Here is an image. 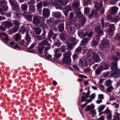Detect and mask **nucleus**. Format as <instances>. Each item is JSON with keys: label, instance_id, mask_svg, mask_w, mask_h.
I'll use <instances>...</instances> for the list:
<instances>
[{"label": "nucleus", "instance_id": "f257e3e1", "mask_svg": "<svg viewBox=\"0 0 120 120\" xmlns=\"http://www.w3.org/2000/svg\"><path fill=\"white\" fill-rule=\"evenodd\" d=\"M92 58L95 62H98L100 60V58L98 55L96 53L90 51L87 55V59L91 61Z\"/></svg>", "mask_w": 120, "mask_h": 120}, {"label": "nucleus", "instance_id": "f03ea898", "mask_svg": "<svg viewBox=\"0 0 120 120\" xmlns=\"http://www.w3.org/2000/svg\"><path fill=\"white\" fill-rule=\"evenodd\" d=\"M41 17L39 16H35L33 18V22L35 25L39 26H43L45 25V23L40 21Z\"/></svg>", "mask_w": 120, "mask_h": 120}, {"label": "nucleus", "instance_id": "7ed1b4c3", "mask_svg": "<svg viewBox=\"0 0 120 120\" xmlns=\"http://www.w3.org/2000/svg\"><path fill=\"white\" fill-rule=\"evenodd\" d=\"M114 61L112 63L111 66V68L113 71L114 72L117 69H119L118 68V65H117V61L118 60V58L115 56H113V57Z\"/></svg>", "mask_w": 120, "mask_h": 120}, {"label": "nucleus", "instance_id": "20e7f679", "mask_svg": "<svg viewBox=\"0 0 120 120\" xmlns=\"http://www.w3.org/2000/svg\"><path fill=\"white\" fill-rule=\"evenodd\" d=\"M57 35V34H54L52 37V39L55 42L54 43V45L59 47L61 45L62 42L60 41L59 39L56 38Z\"/></svg>", "mask_w": 120, "mask_h": 120}, {"label": "nucleus", "instance_id": "39448f33", "mask_svg": "<svg viewBox=\"0 0 120 120\" xmlns=\"http://www.w3.org/2000/svg\"><path fill=\"white\" fill-rule=\"evenodd\" d=\"M109 42L107 41L103 40L100 44V48L101 50H105L109 44Z\"/></svg>", "mask_w": 120, "mask_h": 120}, {"label": "nucleus", "instance_id": "423d86ee", "mask_svg": "<svg viewBox=\"0 0 120 120\" xmlns=\"http://www.w3.org/2000/svg\"><path fill=\"white\" fill-rule=\"evenodd\" d=\"M66 29L68 32L71 34L74 33L75 32V28L69 24H67L66 26Z\"/></svg>", "mask_w": 120, "mask_h": 120}, {"label": "nucleus", "instance_id": "0eeeda50", "mask_svg": "<svg viewBox=\"0 0 120 120\" xmlns=\"http://www.w3.org/2000/svg\"><path fill=\"white\" fill-rule=\"evenodd\" d=\"M90 92L88 89H84V92L83 93V101L86 100L89 96Z\"/></svg>", "mask_w": 120, "mask_h": 120}, {"label": "nucleus", "instance_id": "6e6552de", "mask_svg": "<svg viewBox=\"0 0 120 120\" xmlns=\"http://www.w3.org/2000/svg\"><path fill=\"white\" fill-rule=\"evenodd\" d=\"M71 42L73 44H75L77 43L76 39L75 38L72 37L68 38L67 40L65 41V43H69Z\"/></svg>", "mask_w": 120, "mask_h": 120}, {"label": "nucleus", "instance_id": "1a4fd4ad", "mask_svg": "<svg viewBox=\"0 0 120 120\" xmlns=\"http://www.w3.org/2000/svg\"><path fill=\"white\" fill-rule=\"evenodd\" d=\"M75 12L76 14V16L77 17V19H79V21H82V17L80 11V9L79 8L76 9Z\"/></svg>", "mask_w": 120, "mask_h": 120}, {"label": "nucleus", "instance_id": "9d476101", "mask_svg": "<svg viewBox=\"0 0 120 120\" xmlns=\"http://www.w3.org/2000/svg\"><path fill=\"white\" fill-rule=\"evenodd\" d=\"M118 9V8L114 6L111 7L110 10L109 14L111 15L115 14L117 12Z\"/></svg>", "mask_w": 120, "mask_h": 120}, {"label": "nucleus", "instance_id": "9b49d317", "mask_svg": "<svg viewBox=\"0 0 120 120\" xmlns=\"http://www.w3.org/2000/svg\"><path fill=\"white\" fill-rule=\"evenodd\" d=\"M50 12L49 10L46 8L43 9V15L44 17L45 18L49 16Z\"/></svg>", "mask_w": 120, "mask_h": 120}, {"label": "nucleus", "instance_id": "f8f14e48", "mask_svg": "<svg viewBox=\"0 0 120 120\" xmlns=\"http://www.w3.org/2000/svg\"><path fill=\"white\" fill-rule=\"evenodd\" d=\"M102 5V2L101 1H100L99 2H95L94 4L95 8L98 11L99 10Z\"/></svg>", "mask_w": 120, "mask_h": 120}, {"label": "nucleus", "instance_id": "ddd939ff", "mask_svg": "<svg viewBox=\"0 0 120 120\" xmlns=\"http://www.w3.org/2000/svg\"><path fill=\"white\" fill-rule=\"evenodd\" d=\"M101 27L100 25H97L95 27L94 30L95 31L97 32L99 34H102L103 33L102 30H101Z\"/></svg>", "mask_w": 120, "mask_h": 120}, {"label": "nucleus", "instance_id": "4468645a", "mask_svg": "<svg viewBox=\"0 0 120 120\" xmlns=\"http://www.w3.org/2000/svg\"><path fill=\"white\" fill-rule=\"evenodd\" d=\"M19 29V27L14 26L11 29L9 30L8 32L10 34H12L17 32Z\"/></svg>", "mask_w": 120, "mask_h": 120}, {"label": "nucleus", "instance_id": "2eb2a0df", "mask_svg": "<svg viewBox=\"0 0 120 120\" xmlns=\"http://www.w3.org/2000/svg\"><path fill=\"white\" fill-rule=\"evenodd\" d=\"M106 105H101L99 106L98 108V112H99V115H100L102 114V112L101 111L104 110L105 107Z\"/></svg>", "mask_w": 120, "mask_h": 120}, {"label": "nucleus", "instance_id": "dca6fc26", "mask_svg": "<svg viewBox=\"0 0 120 120\" xmlns=\"http://www.w3.org/2000/svg\"><path fill=\"white\" fill-rule=\"evenodd\" d=\"M0 36L4 40L8 41L10 40L7 34L3 33H2L0 34Z\"/></svg>", "mask_w": 120, "mask_h": 120}, {"label": "nucleus", "instance_id": "f3484780", "mask_svg": "<svg viewBox=\"0 0 120 120\" xmlns=\"http://www.w3.org/2000/svg\"><path fill=\"white\" fill-rule=\"evenodd\" d=\"M62 60L63 63L67 64H70L71 62V58L64 57Z\"/></svg>", "mask_w": 120, "mask_h": 120}, {"label": "nucleus", "instance_id": "a211bd4d", "mask_svg": "<svg viewBox=\"0 0 120 120\" xmlns=\"http://www.w3.org/2000/svg\"><path fill=\"white\" fill-rule=\"evenodd\" d=\"M13 24L12 22L9 21H6L4 23V25L5 27L9 28L11 27Z\"/></svg>", "mask_w": 120, "mask_h": 120}, {"label": "nucleus", "instance_id": "6ab92c4d", "mask_svg": "<svg viewBox=\"0 0 120 120\" xmlns=\"http://www.w3.org/2000/svg\"><path fill=\"white\" fill-rule=\"evenodd\" d=\"M59 38L62 41H64L66 40L67 37L66 34L63 32L61 33L59 35Z\"/></svg>", "mask_w": 120, "mask_h": 120}, {"label": "nucleus", "instance_id": "aec40b11", "mask_svg": "<svg viewBox=\"0 0 120 120\" xmlns=\"http://www.w3.org/2000/svg\"><path fill=\"white\" fill-rule=\"evenodd\" d=\"M80 5L79 2L78 1H75L73 3L72 7L74 8H76L79 7Z\"/></svg>", "mask_w": 120, "mask_h": 120}, {"label": "nucleus", "instance_id": "412c9836", "mask_svg": "<svg viewBox=\"0 0 120 120\" xmlns=\"http://www.w3.org/2000/svg\"><path fill=\"white\" fill-rule=\"evenodd\" d=\"M101 66H102V70H106L108 69L110 67V65L109 64V63L108 62H105Z\"/></svg>", "mask_w": 120, "mask_h": 120}, {"label": "nucleus", "instance_id": "4be33fe9", "mask_svg": "<svg viewBox=\"0 0 120 120\" xmlns=\"http://www.w3.org/2000/svg\"><path fill=\"white\" fill-rule=\"evenodd\" d=\"M120 19V18L119 16H117L116 17L112 16V18L111 19V22H116L119 21Z\"/></svg>", "mask_w": 120, "mask_h": 120}, {"label": "nucleus", "instance_id": "5701e85b", "mask_svg": "<svg viewBox=\"0 0 120 120\" xmlns=\"http://www.w3.org/2000/svg\"><path fill=\"white\" fill-rule=\"evenodd\" d=\"M13 8V10L16 11H18L19 10V8L18 4L16 3L12 5Z\"/></svg>", "mask_w": 120, "mask_h": 120}, {"label": "nucleus", "instance_id": "b1692460", "mask_svg": "<svg viewBox=\"0 0 120 120\" xmlns=\"http://www.w3.org/2000/svg\"><path fill=\"white\" fill-rule=\"evenodd\" d=\"M71 54V52L69 51H68L64 52L63 54V55L64 57L71 58L70 56Z\"/></svg>", "mask_w": 120, "mask_h": 120}, {"label": "nucleus", "instance_id": "393cba45", "mask_svg": "<svg viewBox=\"0 0 120 120\" xmlns=\"http://www.w3.org/2000/svg\"><path fill=\"white\" fill-rule=\"evenodd\" d=\"M94 105L93 104H91L90 105L87 106L85 108L86 111H88L89 110H91L94 108Z\"/></svg>", "mask_w": 120, "mask_h": 120}, {"label": "nucleus", "instance_id": "a878e982", "mask_svg": "<svg viewBox=\"0 0 120 120\" xmlns=\"http://www.w3.org/2000/svg\"><path fill=\"white\" fill-rule=\"evenodd\" d=\"M120 70L117 69L114 72H113V73L114 75V76L115 78L120 77Z\"/></svg>", "mask_w": 120, "mask_h": 120}, {"label": "nucleus", "instance_id": "bb28decb", "mask_svg": "<svg viewBox=\"0 0 120 120\" xmlns=\"http://www.w3.org/2000/svg\"><path fill=\"white\" fill-rule=\"evenodd\" d=\"M102 66H100L96 70L95 72L96 74L97 75L100 74L103 70Z\"/></svg>", "mask_w": 120, "mask_h": 120}, {"label": "nucleus", "instance_id": "cd10ccee", "mask_svg": "<svg viewBox=\"0 0 120 120\" xmlns=\"http://www.w3.org/2000/svg\"><path fill=\"white\" fill-rule=\"evenodd\" d=\"M58 28L59 31L62 32L63 31L64 29V24L61 23L58 26Z\"/></svg>", "mask_w": 120, "mask_h": 120}, {"label": "nucleus", "instance_id": "c85d7f7f", "mask_svg": "<svg viewBox=\"0 0 120 120\" xmlns=\"http://www.w3.org/2000/svg\"><path fill=\"white\" fill-rule=\"evenodd\" d=\"M39 45L41 46H42L44 45H47L50 44L48 43L47 41L46 40H45L41 41L39 44Z\"/></svg>", "mask_w": 120, "mask_h": 120}, {"label": "nucleus", "instance_id": "c756f323", "mask_svg": "<svg viewBox=\"0 0 120 120\" xmlns=\"http://www.w3.org/2000/svg\"><path fill=\"white\" fill-rule=\"evenodd\" d=\"M120 114L117 112H116L114 116L115 120H120Z\"/></svg>", "mask_w": 120, "mask_h": 120}, {"label": "nucleus", "instance_id": "7c9ffc66", "mask_svg": "<svg viewBox=\"0 0 120 120\" xmlns=\"http://www.w3.org/2000/svg\"><path fill=\"white\" fill-rule=\"evenodd\" d=\"M65 44L67 45V49L69 50H71L73 49V44L71 43Z\"/></svg>", "mask_w": 120, "mask_h": 120}, {"label": "nucleus", "instance_id": "2f4dec72", "mask_svg": "<svg viewBox=\"0 0 120 120\" xmlns=\"http://www.w3.org/2000/svg\"><path fill=\"white\" fill-rule=\"evenodd\" d=\"M29 11L31 12H33L35 10V7L34 5H32L29 6Z\"/></svg>", "mask_w": 120, "mask_h": 120}, {"label": "nucleus", "instance_id": "473e14b6", "mask_svg": "<svg viewBox=\"0 0 120 120\" xmlns=\"http://www.w3.org/2000/svg\"><path fill=\"white\" fill-rule=\"evenodd\" d=\"M61 13L58 12H54L52 14L53 16L56 18H60L61 17Z\"/></svg>", "mask_w": 120, "mask_h": 120}, {"label": "nucleus", "instance_id": "72a5a7b5", "mask_svg": "<svg viewBox=\"0 0 120 120\" xmlns=\"http://www.w3.org/2000/svg\"><path fill=\"white\" fill-rule=\"evenodd\" d=\"M53 31L51 30H50L48 33V38L49 39V40L50 41V43L52 42V41L50 39L51 38L53 34Z\"/></svg>", "mask_w": 120, "mask_h": 120}, {"label": "nucleus", "instance_id": "f704fd0d", "mask_svg": "<svg viewBox=\"0 0 120 120\" xmlns=\"http://www.w3.org/2000/svg\"><path fill=\"white\" fill-rule=\"evenodd\" d=\"M41 31V28L39 27H37L35 29V34L37 35L40 34Z\"/></svg>", "mask_w": 120, "mask_h": 120}, {"label": "nucleus", "instance_id": "c9c22d12", "mask_svg": "<svg viewBox=\"0 0 120 120\" xmlns=\"http://www.w3.org/2000/svg\"><path fill=\"white\" fill-rule=\"evenodd\" d=\"M29 36L31 37H33L34 36V34L33 32L31 30H29L27 32L26 34Z\"/></svg>", "mask_w": 120, "mask_h": 120}, {"label": "nucleus", "instance_id": "e433bc0d", "mask_svg": "<svg viewBox=\"0 0 120 120\" xmlns=\"http://www.w3.org/2000/svg\"><path fill=\"white\" fill-rule=\"evenodd\" d=\"M28 6L26 4H23L22 5L21 8L22 10L26 11L27 9Z\"/></svg>", "mask_w": 120, "mask_h": 120}, {"label": "nucleus", "instance_id": "4c0bfd02", "mask_svg": "<svg viewBox=\"0 0 120 120\" xmlns=\"http://www.w3.org/2000/svg\"><path fill=\"white\" fill-rule=\"evenodd\" d=\"M112 83V81L110 79H108L106 80L105 84L106 86H108L110 85Z\"/></svg>", "mask_w": 120, "mask_h": 120}, {"label": "nucleus", "instance_id": "58836bf2", "mask_svg": "<svg viewBox=\"0 0 120 120\" xmlns=\"http://www.w3.org/2000/svg\"><path fill=\"white\" fill-rule=\"evenodd\" d=\"M95 93L92 94L90 96V98L88 99L89 102H91L93 99H94L95 97Z\"/></svg>", "mask_w": 120, "mask_h": 120}, {"label": "nucleus", "instance_id": "ea45409f", "mask_svg": "<svg viewBox=\"0 0 120 120\" xmlns=\"http://www.w3.org/2000/svg\"><path fill=\"white\" fill-rule=\"evenodd\" d=\"M62 55V53L61 52H59L58 53L55 54L54 56V58L56 60L58 59Z\"/></svg>", "mask_w": 120, "mask_h": 120}, {"label": "nucleus", "instance_id": "a19ab883", "mask_svg": "<svg viewBox=\"0 0 120 120\" xmlns=\"http://www.w3.org/2000/svg\"><path fill=\"white\" fill-rule=\"evenodd\" d=\"M93 34V32H92L90 33L89 32H87L84 34L83 36L85 37L87 36L89 37H90Z\"/></svg>", "mask_w": 120, "mask_h": 120}, {"label": "nucleus", "instance_id": "79ce46f5", "mask_svg": "<svg viewBox=\"0 0 120 120\" xmlns=\"http://www.w3.org/2000/svg\"><path fill=\"white\" fill-rule=\"evenodd\" d=\"M26 28L24 26L22 27L21 29L19 30V32H21L22 34H23L26 31Z\"/></svg>", "mask_w": 120, "mask_h": 120}, {"label": "nucleus", "instance_id": "37998d69", "mask_svg": "<svg viewBox=\"0 0 120 120\" xmlns=\"http://www.w3.org/2000/svg\"><path fill=\"white\" fill-rule=\"evenodd\" d=\"M6 2V1L4 0H1L0 1V5L2 7L7 5Z\"/></svg>", "mask_w": 120, "mask_h": 120}, {"label": "nucleus", "instance_id": "c03bdc74", "mask_svg": "<svg viewBox=\"0 0 120 120\" xmlns=\"http://www.w3.org/2000/svg\"><path fill=\"white\" fill-rule=\"evenodd\" d=\"M78 34L81 38H82V29H80L79 30Z\"/></svg>", "mask_w": 120, "mask_h": 120}, {"label": "nucleus", "instance_id": "a18cd8bd", "mask_svg": "<svg viewBox=\"0 0 120 120\" xmlns=\"http://www.w3.org/2000/svg\"><path fill=\"white\" fill-rule=\"evenodd\" d=\"M66 46L64 45L61 46L60 48V49L62 52H64L66 51Z\"/></svg>", "mask_w": 120, "mask_h": 120}, {"label": "nucleus", "instance_id": "49530a36", "mask_svg": "<svg viewBox=\"0 0 120 120\" xmlns=\"http://www.w3.org/2000/svg\"><path fill=\"white\" fill-rule=\"evenodd\" d=\"M111 113L110 111L108 108H107L103 112H102V114H107Z\"/></svg>", "mask_w": 120, "mask_h": 120}, {"label": "nucleus", "instance_id": "de8ad7c7", "mask_svg": "<svg viewBox=\"0 0 120 120\" xmlns=\"http://www.w3.org/2000/svg\"><path fill=\"white\" fill-rule=\"evenodd\" d=\"M25 43V41L24 40H21L19 42V44L21 45H24L25 46L27 47V46L28 45L29 43H27V44L26 45H25L24 44Z\"/></svg>", "mask_w": 120, "mask_h": 120}, {"label": "nucleus", "instance_id": "09e8293b", "mask_svg": "<svg viewBox=\"0 0 120 120\" xmlns=\"http://www.w3.org/2000/svg\"><path fill=\"white\" fill-rule=\"evenodd\" d=\"M109 29L115 30V25L112 24H110L109 25Z\"/></svg>", "mask_w": 120, "mask_h": 120}, {"label": "nucleus", "instance_id": "8fccbe9b", "mask_svg": "<svg viewBox=\"0 0 120 120\" xmlns=\"http://www.w3.org/2000/svg\"><path fill=\"white\" fill-rule=\"evenodd\" d=\"M82 48V47L81 46H79L75 49V53L77 54H78L79 52H81V49Z\"/></svg>", "mask_w": 120, "mask_h": 120}, {"label": "nucleus", "instance_id": "3c124183", "mask_svg": "<svg viewBox=\"0 0 120 120\" xmlns=\"http://www.w3.org/2000/svg\"><path fill=\"white\" fill-rule=\"evenodd\" d=\"M35 3V0H30L28 1L27 4L29 5H31V4H34Z\"/></svg>", "mask_w": 120, "mask_h": 120}, {"label": "nucleus", "instance_id": "603ef678", "mask_svg": "<svg viewBox=\"0 0 120 120\" xmlns=\"http://www.w3.org/2000/svg\"><path fill=\"white\" fill-rule=\"evenodd\" d=\"M114 30L109 29L107 30V32L110 35H112L113 34Z\"/></svg>", "mask_w": 120, "mask_h": 120}, {"label": "nucleus", "instance_id": "864d4df0", "mask_svg": "<svg viewBox=\"0 0 120 120\" xmlns=\"http://www.w3.org/2000/svg\"><path fill=\"white\" fill-rule=\"evenodd\" d=\"M42 1L40 2L37 5V8L38 9H40L42 7Z\"/></svg>", "mask_w": 120, "mask_h": 120}, {"label": "nucleus", "instance_id": "5fc2aeb1", "mask_svg": "<svg viewBox=\"0 0 120 120\" xmlns=\"http://www.w3.org/2000/svg\"><path fill=\"white\" fill-rule=\"evenodd\" d=\"M89 40V39L87 38H84L83 39V45H84L86 44Z\"/></svg>", "mask_w": 120, "mask_h": 120}, {"label": "nucleus", "instance_id": "6e6d98bb", "mask_svg": "<svg viewBox=\"0 0 120 120\" xmlns=\"http://www.w3.org/2000/svg\"><path fill=\"white\" fill-rule=\"evenodd\" d=\"M55 7L59 9H60L63 10V8L60 5L56 3L55 4Z\"/></svg>", "mask_w": 120, "mask_h": 120}, {"label": "nucleus", "instance_id": "4d7b16f0", "mask_svg": "<svg viewBox=\"0 0 120 120\" xmlns=\"http://www.w3.org/2000/svg\"><path fill=\"white\" fill-rule=\"evenodd\" d=\"M114 89V88L113 86H111L107 88V91L108 92H111V90Z\"/></svg>", "mask_w": 120, "mask_h": 120}, {"label": "nucleus", "instance_id": "13d9d810", "mask_svg": "<svg viewBox=\"0 0 120 120\" xmlns=\"http://www.w3.org/2000/svg\"><path fill=\"white\" fill-rule=\"evenodd\" d=\"M68 2V0H66L64 1L63 0L61 2L60 4L64 6L66 5Z\"/></svg>", "mask_w": 120, "mask_h": 120}, {"label": "nucleus", "instance_id": "bf43d9fd", "mask_svg": "<svg viewBox=\"0 0 120 120\" xmlns=\"http://www.w3.org/2000/svg\"><path fill=\"white\" fill-rule=\"evenodd\" d=\"M21 38V35L18 34H16L15 35V39L16 41H17L19 39H20Z\"/></svg>", "mask_w": 120, "mask_h": 120}, {"label": "nucleus", "instance_id": "052dcab7", "mask_svg": "<svg viewBox=\"0 0 120 120\" xmlns=\"http://www.w3.org/2000/svg\"><path fill=\"white\" fill-rule=\"evenodd\" d=\"M14 23L16 27H19V22L16 20H15L14 21Z\"/></svg>", "mask_w": 120, "mask_h": 120}, {"label": "nucleus", "instance_id": "680f3d73", "mask_svg": "<svg viewBox=\"0 0 120 120\" xmlns=\"http://www.w3.org/2000/svg\"><path fill=\"white\" fill-rule=\"evenodd\" d=\"M112 117V114L111 113L107 114L106 116V118L108 120H110Z\"/></svg>", "mask_w": 120, "mask_h": 120}, {"label": "nucleus", "instance_id": "e2e57ef3", "mask_svg": "<svg viewBox=\"0 0 120 120\" xmlns=\"http://www.w3.org/2000/svg\"><path fill=\"white\" fill-rule=\"evenodd\" d=\"M85 1V3H84V5L85 6H86L88 5V3H90L91 1V0H84Z\"/></svg>", "mask_w": 120, "mask_h": 120}, {"label": "nucleus", "instance_id": "0e129e2a", "mask_svg": "<svg viewBox=\"0 0 120 120\" xmlns=\"http://www.w3.org/2000/svg\"><path fill=\"white\" fill-rule=\"evenodd\" d=\"M32 16V15H28L26 18L29 21H31Z\"/></svg>", "mask_w": 120, "mask_h": 120}, {"label": "nucleus", "instance_id": "69168bd1", "mask_svg": "<svg viewBox=\"0 0 120 120\" xmlns=\"http://www.w3.org/2000/svg\"><path fill=\"white\" fill-rule=\"evenodd\" d=\"M46 58L48 59H50L51 57V56L49 54H48V53L47 52L45 53Z\"/></svg>", "mask_w": 120, "mask_h": 120}, {"label": "nucleus", "instance_id": "338daca9", "mask_svg": "<svg viewBox=\"0 0 120 120\" xmlns=\"http://www.w3.org/2000/svg\"><path fill=\"white\" fill-rule=\"evenodd\" d=\"M90 11V9L87 8H85L84 9V12L86 14H88Z\"/></svg>", "mask_w": 120, "mask_h": 120}, {"label": "nucleus", "instance_id": "774afa93", "mask_svg": "<svg viewBox=\"0 0 120 120\" xmlns=\"http://www.w3.org/2000/svg\"><path fill=\"white\" fill-rule=\"evenodd\" d=\"M53 19L50 18L48 19H47L46 21V22L47 23H50L53 21Z\"/></svg>", "mask_w": 120, "mask_h": 120}]
</instances>
